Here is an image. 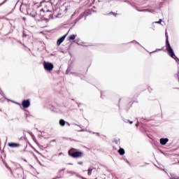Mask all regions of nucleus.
Returning <instances> with one entry per match:
<instances>
[{
	"instance_id": "20e7f679",
	"label": "nucleus",
	"mask_w": 179,
	"mask_h": 179,
	"mask_svg": "<svg viewBox=\"0 0 179 179\" xmlns=\"http://www.w3.org/2000/svg\"><path fill=\"white\" fill-rule=\"evenodd\" d=\"M52 69H54V64H51L50 62H46L45 63V70L49 71V72H50V71H52Z\"/></svg>"
},
{
	"instance_id": "f8f14e48",
	"label": "nucleus",
	"mask_w": 179,
	"mask_h": 179,
	"mask_svg": "<svg viewBox=\"0 0 179 179\" xmlns=\"http://www.w3.org/2000/svg\"><path fill=\"white\" fill-rule=\"evenodd\" d=\"M93 171V169L92 168H90L88 169V176H92V172Z\"/></svg>"
},
{
	"instance_id": "f257e3e1",
	"label": "nucleus",
	"mask_w": 179,
	"mask_h": 179,
	"mask_svg": "<svg viewBox=\"0 0 179 179\" xmlns=\"http://www.w3.org/2000/svg\"><path fill=\"white\" fill-rule=\"evenodd\" d=\"M166 51L168 52L169 55H170L171 58H173V59H176V61H179L178 58L176 57V55L174 54V51L173 50V48H171V46H170V43H169V38L167 36H166Z\"/></svg>"
},
{
	"instance_id": "0eeeda50",
	"label": "nucleus",
	"mask_w": 179,
	"mask_h": 179,
	"mask_svg": "<svg viewBox=\"0 0 179 179\" xmlns=\"http://www.w3.org/2000/svg\"><path fill=\"white\" fill-rule=\"evenodd\" d=\"M64 40H65V36L59 38L57 40V45H61V44L64 42Z\"/></svg>"
},
{
	"instance_id": "f3484780",
	"label": "nucleus",
	"mask_w": 179,
	"mask_h": 179,
	"mask_svg": "<svg viewBox=\"0 0 179 179\" xmlns=\"http://www.w3.org/2000/svg\"><path fill=\"white\" fill-rule=\"evenodd\" d=\"M129 124H132V121H130V122H129Z\"/></svg>"
},
{
	"instance_id": "4468645a",
	"label": "nucleus",
	"mask_w": 179,
	"mask_h": 179,
	"mask_svg": "<svg viewBox=\"0 0 179 179\" xmlns=\"http://www.w3.org/2000/svg\"><path fill=\"white\" fill-rule=\"evenodd\" d=\"M155 23H158V24L162 23V20H159L158 22H155Z\"/></svg>"
},
{
	"instance_id": "9b49d317",
	"label": "nucleus",
	"mask_w": 179,
	"mask_h": 179,
	"mask_svg": "<svg viewBox=\"0 0 179 179\" xmlns=\"http://www.w3.org/2000/svg\"><path fill=\"white\" fill-rule=\"evenodd\" d=\"M75 38H76V35H71L69 37V40H75Z\"/></svg>"
},
{
	"instance_id": "7ed1b4c3",
	"label": "nucleus",
	"mask_w": 179,
	"mask_h": 179,
	"mask_svg": "<svg viewBox=\"0 0 179 179\" xmlns=\"http://www.w3.org/2000/svg\"><path fill=\"white\" fill-rule=\"evenodd\" d=\"M23 108H29L30 107V99L23 100L22 101Z\"/></svg>"
},
{
	"instance_id": "ddd939ff",
	"label": "nucleus",
	"mask_w": 179,
	"mask_h": 179,
	"mask_svg": "<svg viewBox=\"0 0 179 179\" xmlns=\"http://www.w3.org/2000/svg\"><path fill=\"white\" fill-rule=\"evenodd\" d=\"M43 65L44 69H45V61H44V62H43Z\"/></svg>"
},
{
	"instance_id": "39448f33",
	"label": "nucleus",
	"mask_w": 179,
	"mask_h": 179,
	"mask_svg": "<svg viewBox=\"0 0 179 179\" xmlns=\"http://www.w3.org/2000/svg\"><path fill=\"white\" fill-rule=\"evenodd\" d=\"M39 17L41 20H45V10L43 8L40 10Z\"/></svg>"
},
{
	"instance_id": "2eb2a0df",
	"label": "nucleus",
	"mask_w": 179,
	"mask_h": 179,
	"mask_svg": "<svg viewBox=\"0 0 179 179\" xmlns=\"http://www.w3.org/2000/svg\"><path fill=\"white\" fill-rule=\"evenodd\" d=\"M78 164L82 165V164H83V162H79Z\"/></svg>"
},
{
	"instance_id": "1a4fd4ad",
	"label": "nucleus",
	"mask_w": 179,
	"mask_h": 179,
	"mask_svg": "<svg viewBox=\"0 0 179 179\" xmlns=\"http://www.w3.org/2000/svg\"><path fill=\"white\" fill-rule=\"evenodd\" d=\"M118 152L120 153V155H121L122 156V155H124L125 154V150H124V149L122 148H120L119 150H118Z\"/></svg>"
},
{
	"instance_id": "f03ea898",
	"label": "nucleus",
	"mask_w": 179,
	"mask_h": 179,
	"mask_svg": "<svg viewBox=\"0 0 179 179\" xmlns=\"http://www.w3.org/2000/svg\"><path fill=\"white\" fill-rule=\"evenodd\" d=\"M73 152V150H71L69 151V156H71V157H82L83 156V152Z\"/></svg>"
},
{
	"instance_id": "dca6fc26",
	"label": "nucleus",
	"mask_w": 179,
	"mask_h": 179,
	"mask_svg": "<svg viewBox=\"0 0 179 179\" xmlns=\"http://www.w3.org/2000/svg\"><path fill=\"white\" fill-rule=\"evenodd\" d=\"M31 16H33V17H34V16H36V14H31Z\"/></svg>"
},
{
	"instance_id": "9d476101",
	"label": "nucleus",
	"mask_w": 179,
	"mask_h": 179,
	"mask_svg": "<svg viewBox=\"0 0 179 179\" xmlns=\"http://www.w3.org/2000/svg\"><path fill=\"white\" fill-rule=\"evenodd\" d=\"M59 124L62 126V127H65V120H59Z\"/></svg>"
},
{
	"instance_id": "423d86ee",
	"label": "nucleus",
	"mask_w": 179,
	"mask_h": 179,
	"mask_svg": "<svg viewBox=\"0 0 179 179\" xmlns=\"http://www.w3.org/2000/svg\"><path fill=\"white\" fill-rule=\"evenodd\" d=\"M8 146H9L10 148H19L20 145L16 143H8Z\"/></svg>"
},
{
	"instance_id": "6e6552de",
	"label": "nucleus",
	"mask_w": 179,
	"mask_h": 179,
	"mask_svg": "<svg viewBox=\"0 0 179 179\" xmlns=\"http://www.w3.org/2000/svg\"><path fill=\"white\" fill-rule=\"evenodd\" d=\"M169 142V138H161L160 139V143L161 145H166Z\"/></svg>"
}]
</instances>
